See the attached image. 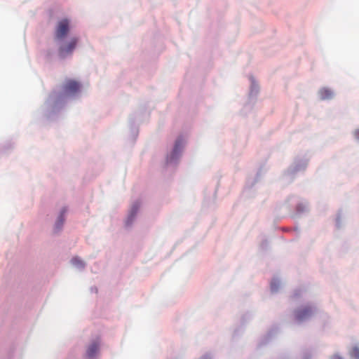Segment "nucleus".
Here are the masks:
<instances>
[{"label": "nucleus", "mask_w": 359, "mask_h": 359, "mask_svg": "<svg viewBox=\"0 0 359 359\" xmlns=\"http://www.w3.org/2000/svg\"><path fill=\"white\" fill-rule=\"evenodd\" d=\"M320 97L321 100H329L333 96V93L328 88H322L319 91Z\"/></svg>", "instance_id": "obj_6"}, {"label": "nucleus", "mask_w": 359, "mask_h": 359, "mask_svg": "<svg viewBox=\"0 0 359 359\" xmlns=\"http://www.w3.org/2000/svg\"><path fill=\"white\" fill-rule=\"evenodd\" d=\"M313 314V309L310 306H306L297 309L294 313L295 319L298 321H303L311 317Z\"/></svg>", "instance_id": "obj_4"}, {"label": "nucleus", "mask_w": 359, "mask_h": 359, "mask_svg": "<svg viewBox=\"0 0 359 359\" xmlns=\"http://www.w3.org/2000/svg\"><path fill=\"white\" fill-rule=\"evenodd\" d=\"M350 355L355 359H359V348L357 346L353 347L350 352Z\"/></svg>", "instance_id": "obj_11"}, {"label": "nucleus", "mask_w": 359, "mask_h": 359, "mask_svg": "<svg viewBox=\"0 0 359 359\" xmlns=\"http://www.w3.org/2000/svg\"><path fill=\"white\" fill-rule=\"evenodd\" d=\"M79 41L76 37L71 38L67 43L62 44L59 48L60 55L65 57L67 55L72 54L75 49Z\"/></svg>", "instance_id": "obj_2"}, {"label": "nucleus", "mask_w": 359, "mask_h": 359, "mask_svg": "<svg viewBox=\"0 0 359 359\" xmlns=\"http://www.w3.org/2000/svg\"><path fill=\"white\" fill-rule=\"evenodd\" d=\"M67 210L63 209L60 215V216L57 218V220L55 224V227L57 229H60L61 226L63 225L65 222V214Z\"/></svg>", "instance_id": "obj_8"}, {"label": "nucleus", "mask_w": 359, "mask_h": 359, "mask_svg": "<svg viewBox=\"0 0 359 359\" xmlns=\"http://www.w3.org/2000/svg\"><path fill=\"white\" fill-rule=\"evenodd\" d=\"M180 145H181V141H180V140H177L176 141L174 149L171 154L169 161H171L173 158H175V156H177L178 153L180 152Z\"/></svg>", "instance_id": "obj_9"}, {"label": "nucleus", "mask_w": 359, "mask_h": 359, "mask_svg": "<svg viewBox=\"0 0 359 359\" xmlns=\"http://www.w3.org/2000/svg\"><path fill=\"white\" fill-rule=\"evenodd\" d=\"M331 359H342V358H341V357H340V356H339V355H333V356L332 357V358H331Z\"/></svg>", "instance_id": "obj_14"}, {"label": "nucleus", "mask_w": 359, "mask_h": 359, "mask_svg": "<svg viewBox=\"0 0 359 359\" xmlns=\"http://www.w3.org/2000/svg\"><path fill=\"white\" fill-rule=\"evenodd\" d=\"M80 88L81 85L78 81L72 79H67L65 82L63 90L66 94L72 95L77 93L80 90Z\"/></svg>", "instance_id": "obj_3"}, {"label": "nucleus", "mask_w": 359, "mask_h": 359, "mask_svg": "<svg viewBox=\"0 0 359 359\" xmlns=\"http://www.w3.org/2000/svg\"><path fill=\"white\" fill-rule=\"evenodd\" d=\"M72 264L74 265H75V266H76L78 267L83 268L84 266V264H83V261L79 259L77 257H75V258L72 259Z\"/></svg>", "instance_id": "obj_12"}, {"label": "nucleus", "mask_w": 359, "mask_h": 359, "mask_svg": "<svg viewBox=\"0 0 359 359\" xmlns=\"http://www.w3.org/2000/svg\"><path fill=\"white\" fill-rule=\"evenodd\" d=\"M355 137L356 139L359 140V129L355 131Z\"/></svg>", "instance_id": "obj_13"}, {"label": "nucleus", "mask_w": 359, "mask_h": 359, "mask_svg": "<svg viewBox=\"0 0 359 359\" xmlns=\"http://www.w3.org/2000/svg\"><path fill=\"white\" fill-rule=\"evenodd\" d=\"M70 30V21L64 18L58 21L55 29V38L57 40L63 39Z\"/></svg>", "instance_id": "obj_1"}, {"label": "nucleus", "mask_w": 359, "mask_h": 359, "mask_svg": "<svg viewBox=\"0 0 359 359\" xmlns=\"http://www.w3.org/2000/svg\"><path fill=\"white\" fill-rule=\"evenodd\" d=\"M138 208H139V205L138 204L133 205V208L131 209L130 214L129 217H128V221H127V224H128L129 223L132 222L133 218L135 217V214L137 212Z\"/></svg>", "instance_id": "obj_10"}, {"label": "nucleus", "mask_w": 359, "mask_h": 359, "mask_svg": "<svg viewBox=\"0 0 359 359\" xmlns=\"http://www.w3.org/2000/svg\"><path fill=\"white\" fill-rule=\"evenodd\" d=\"M99 351V343L98 342H93L91 344L89 347L87 349V356L89 358H92Z\"/></svg>", "instance_id": "obj_5"}, {"label": "nucleus", "mask_w": 359, "mask_h": 359, "mask_svg": "<svg viewBox=\"0 0 359 359\" xmlns=\"http://www.w3.org/2000/svg\"><path fill=\"white\" fill-rule=\"evenodd\" d=\"M250 95L255 96L259 92V85L254 78H250Z\"/></svg>", "instance_id": "obj_7"}]
</instances>
